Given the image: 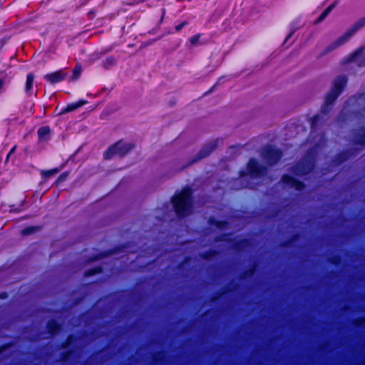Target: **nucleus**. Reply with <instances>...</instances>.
Masks as SVG:
<instances>
[{"label":"nucleus","instance_id":"72a5a7b5","mask_svg":"<svg viewBox=\"0 0 365 365\" xmlns=\"http://www.w3.org/2000/svg\"><path fill=\"white\" fill-rule=\"evenodd\" d=\"M294 31H292L289 33V34L287 36V37L285 39V41H287L289 38H291L292 36V35L294 34Z\"/></svg>","mask_w":365,"mask_h":365},{"label":"nucleus","instance_id":"4468645a","mask_svg":"<svg viewBox=\"0 0 365 365\" xmlns=\"http://www.w3.org/2000/svg\"><path fill=\"white\" fill-rule=\"evenodd\" d=\"M86 103H87L86 101L81 100L78 102L68 104L66 108H63L60 111L59 115H63L65 113L73 111V110L78 109V108L86 105Z\"/></svg>","mask_w":365,"mask_h":365},{"label":"nucleus","instance_id":"bb28decb","mask_svg":"<svg viewBox=\"0 0 365 365\" xmlns=\"http://www.w3.org/2000/svg\"><path fill=\"white\" fill-rule=\"evenodd\" d=\"M187 24H188V23H187V21H183L182 23H181V24H180L177 25V26H175V30H176V31H178V32L180 31H181V29H182L185 26L187 25Z\"/></svg>","mask_w":365,"mask_h":365},{"label":"nucleus","instance_id":"9b49d317","mask_svg":"<svg viewBox=\"0 0 365 365\" xmlns=\"http://www.w3.org/2000/svg\"><path fill=\"white\" fill-rule=\"evenodd\" d=\"M350 61L355 63L359 66H365V48H362L350 57Z\"/></svg>","mask_w":365,"mask_h":365},{"label":"nucleus","instance_id":"f3484780","mask_svg":"<svg viewBox=\"0 0 365 365\" xmlns=\"http://www.w3.org/2000/svg\"><path fill=\"white\" fill-rule=\"evenodd\" d=\"M60 170H61L60 168H53V169L48 170H41V175L43 178L46 179V178H51L52 176L56 175L57 173H58L60 172Z\"/></svg>","mask_w":365,"mask_h":365},{"label":"nucleus","instance_id":"5701e85b","mask_svg":"<svg viewBox=\"0 0 365 365\" xmlns=\"http://www.w3.org/2000/svg\"><path fill=\"white\" fill-rule=\"evenodd\" d=\"M320 117L319 116H314L312 119V130H314L315 129V127L318 122L319 121Z\"/></svg>","mask_w":365,"mask_h":365},{"label":"nucleus","instance_id":"dca6fc26","mask_svg":"<svg viewBox=\"0 0 365 365\" xmlns=\"http://www.w3.org/2000/svg\"><path fill=\"white\" fill-rule=\"evenodd\" d=\"M51 130L48 127H41L38 130V135L41 140H47L49 138Z\"/></svg>","mask_w":365,"mask_h":365},{"label":"nucleus","instance_id":"a878e982","mask_svg":"<svg viewBox=\"0 0 365 365\" xmlns=\"http://www.w3.org/2000/svg\"><path fill=\"white\" fill-rule=\"evenodd\" d=\"M68 177V173H64L63 174H61L57 179L56 180V182H63Z\"/></svg>","mask_w":365,"mask_h":365},{"label":"nucleus","instance_id":"4be33fe9","mask_svg":"<svg viewBox=\"0 0 365 365\" xmlns=\"http://www.w3.org/2000/svg\"><path fill=\"white\" fill-rule=\"evenodd\" d=\"M36 230L35 227H29L21 230V234L24 235H30Z\"/></svg>","mask_w":365,"mask_h":365},{"label":"nucleus","instance_id":"1a4fd4ad","mask_svg":"<svg viewBox=\"0 0 365 365\" xmlns=\"http://www.w3.org/2000/svg\"><path fill=\"white\" fill-rule=\"evenodd\" d=\"M313 167V163L311 160H304L299 163L294 169V173L297 175H303L308 173Z\"/></svg>","mask_w":365,"mask_h":365},{"label":"nucleus","instance_id":"39448f33","mask_svg":"<svg viewBox=\"0 0 365 365\" xmlns=\"http://www.w3.org/2000/svg\"><path fill=\"white\" fill-rule=\"evenodd\" d=\"M282 157L279 149L272 146L265 147L262 151V158L269 165L275 164Z\"/></svg>","mask_w":365,"mask_h":365},{"label":"nucleus","instance_id":"393cba45","mask_svg":"<svg viewBox=\"0 0 365 365\" xmlns=\"http://www.w3.org/2000/svg\"><path fill=\"white\" fill-rule=\"evenodd\" d=\"M327 15H328L327 11H324L322 12V14L317 19V23L322 22L327 16Z\"/></svg>","mask_w":365,"mask_h":365},{"label":"nucleus","instance_id":"0eeeda50","mask_svg":"<svg viewBox=\"0 0 365 365\" xmlns=\"http://www.w3.org/2000/svg\"><path fill=\"white\" fill-rule=\"evenodd\" d=\"M218 140H212L205 145L197 153L192 163L208 156L217 146Z\"/></svg>","mask_w":365,"mask_h":365},{"label":"nucleus","instance_id":"473e14b6","mask_svg":"<svg viewBox=\"0 0 365 365\" xmlns=\"http://www.w3.org/2000/svg\"><path fill=\"white\" fill-rule=\"evenodd\" d=\"M20 211H21L20 209L13 208V207H11V210H10V212H19Z\"/></svg>","mask_w":365,"mask_h":365},{"label":"nucleus","instance_id":"f257e3e1","mask_svg":"<svg viewBox=\"0 0 365 365\" xmlns=\"http://www.w3.org/2000/svg\"><path fill=\"white\" fill-rule=\"evenodd\" d=\"M172 202L179 217L190 215L192 212L191 190L190 188L183 189L173 197Z\"/></svg>","mask_w":365,"mask_h":365},{"label":"nucleus","instance_id":"a211bd4d","mask_svg":"<svg viewBox=\"0 0 365 365\" xmlns=\"http://www.w3.org/2000/svg\"><path fill=\"white\" fill-rule=\"evenodd\" d=\"M47 329L49 332L53 334L58 329V325L55 321H51L48 323Z\"/></svg>","mask_w":365,"mask_h":365},{"label":"nucleus","instance_id":"f03ea898","mask_svg":"<svg viewBox=\"0 0 365 365\" xmlns=\"http://www.w3.org/2000/svg\"><path fill=\"white\" fill-rule=\"evenodd\" d=\"M347 83V78L345 76H340L335 78L333 86L325 96L324 104L322 108L324 113L329 112L331 107L338 96L341 93Z\"/></svg>","mask_w":365,"mask_h":365},{"label":"nucleus","instance_id":"423d86ee","mask_svg":"<svg viewBox=\"0 0 365 365\" xmlns=\"http://www.w3.org/2000/svg\"><path fill=\"white\" fill-rule=\"evenodd\" d=\"M249 174L252 178H259L263 175L266 168L261 166L255 159H250L247 167Z\"/></svg>","mask_w":365,"mask_h":365},{"label":"nucleus","instance_id":"2f4dec72","mask_svg":"<svg viewBox=\"0 0 365 365\" xmlns=\"http://www.w3.org/2000/svg\"><path fill=\"white\" fill-rule=\"evenodd\" d=\"M15 150H16V146H14V148L10 150V152L9 153V154H8V155H7V158H9V156H10L12 153H14Z\"/></svg>","mask_w":365,"mask_h":365},{"label":"nucleus","instance_id":"7ed1b4c3","mask_svg":"<svg viewBox=\"0 0 365 365\" xmlns=\"http://www.w3.org/2000/svg\"><path fill=\"white\" fill-rule=\"evenodd\" d=\"M365 26V16L355 22L349 30L336 41L327 46L322 52L321 56H324L334 49L339 48L349 41V39L359 29Z\"/></svg>","mask_w":365,"mask_h":365},{"label":"nucleus","instance_id":"7c9ffc66","mask_svg":"<svg viewBox=\"0 0 365 365\" xmlns=\"http://www.w3.org/2000/svg\"><path fill=\"white\" fill-rule=\"evenodd\" d=\"M334 6H335L334 4H331V5L329 6L324 11H327V14H329L330 13V11L334 9Z\"/></svg>","mask_w":365,"mask_h":365},{"label":"nucleus","instance_id":"b1692460","mask_svg":"<svg viewBox=\"0 0 365 365\" xmlns=\"http://www.w3.org/2000/svg\"><path fill=\"white\" fill-rule=\"evenodd\" d=\"M101 268H99V267H98V268H95V269H91V270L88 271V272H86V276L93 275V274H94L95 273L101 272Z\"/></svg>","mask_w":365,"mask_h":365},{"label":"nucleus","instance_id":"6ab92c4d","mask_svg":"<svg viewBox=\"0 0 365 365\" xmlns=\"http://www.w3.org/2000/svg\"><path fill=\"white\" fill-rule=\"evenodd\" d=\"M200 36H201L200 34H197V35H195V36L190 37L189 38V41H190V44L193 46H197L202 44L200 42Z\"/></svg>","mask_w":365,"mask_h":365},{"label":"nucleus","instance_id":"f8f14e48","mask_svg":"<svg viewBox=\"0 0 365 365\" xmlns=\"http://www.w3.org/2000/svg\"><path fill=\"white\" fill-rule=\"evenodd\" d=\"M347 106L350 107L357 106L365 111V94H361L356 98H351L347 101Z\"/></svg>","mask_w":365,"mask_h":365},{"label":"nucleus","instance_id":"412c9836","mask_svg":"<svg viewBox=\"0 0 365 365\" xmlns=\"http://www.w3.org/2000/svg\"><path fill=\"white\" fill-rule=\"evenodd\" d=\"M115 60L113 57H108L107 58L104 63H103V66L106 68H108L110 66H112L115 64Z\"/></svg>","mask_w":365,"mask_h":365},{"label":"nucleus","instance_id":"6e6552de","mask_svg":"<svg viewBox=\"0 0 365 365\" xmlns=\"http://www.w3.org/2000/svg\"><path fill=\"white\" fill-rule=\"evenodd\" d=\"M218 140H212L205 145L197 153L192 163L208 156L217 146Z\"/></svg>","mask_w":365,"mask_h":365},{"label":"nucleus","instance_id":"cd10ccee","mask_svg":"<svg viewBox=\"0 0 365 365\" xmlns=\"http://www.w3.org/2000/svg\"><path fill=\"white\" fill-rule=\"evenodd\" d=\"M356 143L358 144H361V145L365 144V135L363 137H361L360 139H357Z\"/></svg>","mask_w":365,"mask_h":365},{"label":"nucleus","instance_id":"aec40b11","mask_svg":"<svg viewBox=\"0 0 365 365\" xmlns=\"http://www.w3.org/2000/svg\"><path fill=\"white\" fill-rule=\"evenodd\" d=\"M81 73V67L80 66H76L73 71V76L71 77L72 80H76L78 78Z\"/></svg>","mask_w":365,"mask_h":365},{"label":"nucleus","instance_id":"2eb2a0df","mask_svg":"<svg viewBox=\"0 0 365 365\" xmlns=\"http://www.w3.org/2000/svg\"><path fill=\"white\" fill-rule=\"evenodd\" d=\"M34 75L31 73H29L26 76V81L25 84V92L27 96H31L34 90Z\"/></svg>","mask_w":365,"mask_h":365},{"label":"nucleus","instance_id":"c85d7f7f","mask_svg":"<svg viewBox=\"0 0 365 365\" xmlns=\"http://www.w3.org/2000/svg\"><path fill=\"white\" fill-rule=\"evenodd\" d=\"M29 114L32 115L34 113V103H30Z\"/></svg>","mask_w":365,"mask_h":365},{"label":"nucleus","instance_id":"ddd939ff","mask_svg":"<svg viewBox=\"0 0 365 365\" xmlns=\"http://www.w3.org/2000/svg\"><path fill=\"white\" fill-rule=\"evenodd\" d=\"M282 182L292 187H294L297 190H300L304 187V185L302 182L288 175L283 176Z\"/></svg>","mask_w":365,"mask_h":365},{"label":"nucleus","instance_id":"9d476101","mask_svg":"<svg viewBox=\"0 0 365 365\" xmlns=\"http://www.w3.org/2000/svg\"><path fill=\"white\" fill-rule=\"evenodd\" d=\"M67 74L63 70H59L53 73H48L44 76V79L50 83L54 84L63 81Z\"/></svg>","mask_w":365,"mask_h":365},{"label":"nucleus","instance_id":"20e7f679","mask_svg":"<svg viewBox=\"0 0 365 365\" xmlns=\"http://www.w3.org/2000/svg\"><path fill=\"white\" fill-rule=\"evenodd\" d=\"M133 148V145L129 143L118 141L104 153L106 159H110L114 156H124Z\"/></svg>","mask_w":365,"mask_h":365},{"label":"nucleus","instance_id":"c756f323","mask_svg":"<svg viewBox=\"0 0 365 365\" xmlns=\"http://www.w3.org/2000/svg\"><path fill=\"white\" fill-rule=\"evenodd\" d=\"M334 6H335L334 4H331V5L329 6L324 11H327V14H329L330 13V11L334 9Z\"/></svg>","mask_w":365,"mask_h":365}]
</instances>
